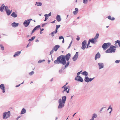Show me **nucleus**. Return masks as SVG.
<instances>
[{"instance_id": "19", "label": "nucleus", "mask_w": 120, "mask_h": 120, "mask_svg": "<svg viewBox=\"0 0 120 120\" xmlns=\"http://www.w3.org/2000/svg\"><path fill=\"white\" fill-rule=\"evenodd\" d=\"M11 16L14 18L16 17L17 16V15L14 12H13L11 15Z\"/></svg>"}, {"instance_id": "60", "label": "nucleus", "mask_w": 120, "mask_h": 120, "mask_svg": "<svg viewBox=\"0 0 120 120\" xmlns=\"http://www.w3.org/2000/svg\"><path fill=\"white\" fill-rule=\"evenodd\" d=\"M47 24V23H44V24H43L42 25V26H41L42 27H43L45 24Z\"/></svg>"}, {"instance_id": "64", "label": "nucleus", "mask_w": 120, "mask_h": 120, "mask_svg": "<svg viewBox=\"0 0 120 120\" xmlns=\"http://www.w3.org/2000/svg\"><path fill=\"white\" fill-rule=\"evenodd\" d=\"M115 19L114 17H112V18H111V20H115Z\"/></svg>"}, {"instance_id": "45", "label": "nucleus", "mask_w": 120, "mask_h": 120, "mask_svg": "<svg viewBox=\"0 0 120 120\" xmlns=\"http://www.w3.org/2000/svg\"><path fill=\"white\" fill-rule=\"evenodd\" d=\"M31 44L30 43V42L26 46V48H27L28 47H29L31 46Z\"/></svg>"}, {"instance_id": "42", "label": "nucleus", "mask_w": 120, "mask_h": 120, "mask_svg": "<svg viewBox=\"0 0 120 120\" xmlns=\"http://www.w3.org/2000/svg\"><path fill=\"white\" fill-rule=\"evenodd\" d=\"M0 46L2 50H4V47L2 45H0Z\"/></svg>"}, {"instance_id": "38", "label": "nucleus", "mask_w": 120, "mask_h": 120, "mask_svg": "<svg viewBox=\"0 0 120 120\" xmlns=\"http://www.w3.org/2000/svg\"><path fill=\"white\" fill-rule=\"evenodd\" d=\"M88 1V0H83V3L84 4H87V3Z\"/></svg>"}, {"instance_id": "58", "label": "nucleus", "mask_w": 120, "mask_h": 120, "mask_svg": "<svg viewBox=\"0 0 120 120\" xmlns=\"http://www.w3.org/2000/svg\"><path fill=\"white\" fill-rule=\"evenodd\" d=\"M108 17L109 19L111 20L112 18L110 16H108Z\"/></svg>"}, {"instance_id": "5", "label": "nucleus", "mask_w": 120, "mask_h": 120, "mask_svg": "<svg viewBox=\"0 0 120 120\" xmlns=\"http://www.w3.org/2000/svg\"><path fill=\"white\" fill-rule=\"evenodd\" d=\"M86 40L84 41L82 44V46L81 48L83 50H84L86 46Z\"/></svg>"}, {"instance_id": "24", "label": "nucleus", "mask_w": 120, "mask_h": 120, "mask_svg": "<svg viewBox=\"0 0 120 120\" xmlns=\"http://www.w3.org/2000/svg\"><path fill=\"white\" fill-rule=\"evenodd\" d=\"M89 78L88 76H85V78L84 81L87 82H89Z\"/></svg>"}, {"instance_id": "57", "label": "nucleus", "mask_w": 120, "mask_h": 120, "mask_svg": "<svg viewBox=\"0 0 120 120\" xmlns=\"http://www.w3.org/2000/svg\"><path fill=\"white\" fill-rule=\"evenodd\" d=\"M58 29L56 28V29H55V34H56L57 33V31H58L57 30H58Z\"/></svg>"}, {"instance_id": "28", "label": "nucleus", "mask_w": 120, "mask_h": 120, "mask_svg": "<svg viewBox=\"0 0 120 120\" xmlns=\"http://www.w3.org/2000/svg\"><path fill=\"white\" fill-rule=\"evenodd\" d=\"M7 15L9 16L11 14L10 12V10H8L6 11Z\"/></svg>"}, {"instance_id": "35", "label": "nucleus", "mask_w": 120, "mask_h": 120, "mask_svg": "<svg viewBox=\"0 0 120 120\" xmlns=\"http://www.w3.org/2000/svg\"><path fill=\"white\" fill-rule=\"evenodd\" d=\"M40 25H38V26H36L34 28L36 29V30L37 29H38V28H40Z\"/></svg>"}, {"instance_id": "32", "label": "nucleus", "mask_w": 120, "mask_h": 120, "mask_svg": "<svg viewBox=\"0 0 120 120\" xmlns=\"http://www.w3.org/2000/svg\"><path fill=\"white\" fill-rule=\"evenodd\" d=\"M55 33V31H54L51 32V33H50L49 35H52L51 36L52 37L54 36Z\"/></svg>"}, {"instance_id": "16", "label": "nucleus", "mask_w": 120, "mask_h": 120, "mask_svg": "<svg viewBox=\"0 0 120 120\" xmlns=\"http://www.w3.org/2000/svg\"><path fill=\"white\" fill-rule=\"evenodd\" d=\"M98 65L99 66V69H101L104 67V65L103 63H98Z\"/></svg>"}, {"instance_id": "44", "label": "nucleus", "mask_w": 120, "mask_h": 120, "mask_svg": "<svg viewBox=\"0 0 120 120\" xmlns=\"http://www.w3.org/2000/svg\"><path fill=\"white\" fill-rule=\"evenodd\" d=\"M47 16H50L51 15V12H50L48 14H45Z\"/></svg>"}, {"instance_id": "49", "label": "nucleus", "mask_w": 120, "mask_h": 120, "mask_svg": "<svg viewBox=\"0 0 120 120\" xmlns=\"http://www.w3.org/2000/svg\"><path fill=\"white\" fill-rule=\"evenodd\" d=\"M94 78V77L93 78H89V82H91L92 80Z\"/></svg>"}, {"instance_id": "43", "label": "nucleus", "mask_w": 120, "mask_h": 120, "mask_svg": "<svg viewBox=\"0 0 120 120\" xmlns=\"http://www.w3.org/2000/svg\"><path fill=\"white\" fill-rule=\"evenodd\" d=\"M64 39V37L62 36H60L59 37V39L60 40L61 39Z\"/></svg>"}, {"instance_id": "21", "label": "nucleus", "mask_w": 120, "mask_h": 120, "mask_svg": "<svg viewBox=\"0 0 120 120\" xmlns=\"http://www.w3.org/2000/svg\"><path fill=\"white\" fill-rule=\"evenodd\" d=\"M21 52L19 51H18L15 52V54L13 55L14 57H15L16 56H18L19 54H20L21 53Z\"/></svg>"}, {"instance_id": "31", "label": "nucleus", "mask_w": 120, "mask_h": 120, "mask_svg": "<svg viewBox=\"0 0 120 120\" xmlns=\"http://www.w3.org/2000/svg\"><path fill=\"white\" fill-rule=\"evenodd\" d=\"M59 98L58 96V94L56 95L54 97V99L55 100H57L59 99Z\"/></svg>"}, {"instance_id": "6", "label": "nucleus", "mask_w": 120, "mask_h": 120, "mask_svg": "<svg viewBox=\"0 0 120 120\" xmlns=\"http://www.w3.org/2000/svg\"><path fill=\"white\" fill-rule=\"evenodd\" d=\"M79 56V52H76L75 54L72 57V59L74 61H75L77 59Z\"/></svg>"}, {"instance_id": "63", "label": "nucleus", "mask_w": 120, "mask_h": 120, "mask_svg": "<svg viewBox=\"0 0 120 120\" xmlns=\"http://www.w3.org/2000/svg\"><path fill=\"white\" fill-rule=\"evenodd\" d=\"M72 41H71V42L70 43V44L69 45V46L70 47V46H71V44H72Z\"/></svg>"}, {"instance_id": "51", "label": "nucleus", "mask_w": 120, "mask_h": 120, "mask_svg": "<svg viewBox=\"0 0 120 120\" xmlns=\"http://www.w3.org/2000/svg\"><path fill=\"white\" fill-rule=\"evenodd\" d=\"M120 62V60H116L115 61V63H118Z\"/></svg>"}, {"instance_id": "33", "label": "nucleus", "mask_w": 120, "mask_h": 120, "mask_svg": "<svg viewBox=\"0 0 120 120\" xmlns=\"http://www.w3.org/2000/svg\"><path fill=\"white\" fill-rule=\"evenodd\" d=\"M108 48L111 45V44L110 42H108L107 43H105Z\"/></svg>"}, {"instance_id": "15", "label": "nucleus", "mask_w": 120, "mask_h": 120, "mask_svg": "<svg viewBox=\"0 0 120 120\" xmlns=\"http://www.w3.org/2000/svg\"><path fill=\"white\" fill-rule=\"evenodd\" d=\"M56 19L57 21L58 22L60 21L61 20V19L60 16L57 15L56 17Z\"/></svg>"}, {"instance_id": "2", "label": "nucleus", "mask_w": 120, "mask_h": 120, "mask_svg": "<svg viewBox=\"0 0 120 120\" xmlns=\"http://www.w3.org/2000/svg\"><path fill=\"white\" fill-rule=\"evenodd\" d=\"M115 46L111 45L109 48L105 51V52L106 53H111L112 52H115L116 51Z\"/></svg>"}, {"instance_id": "53", "label": "nucleus", "mask_w": 120, "mask_h": 120, "mask_svg": "<svg viewBox=\"0 0 120 120\" xmlns=\"http://www.w3.org/2000/svg\"><path fill=\"white\" fill-rule=\"evenodd\" d=\"M90 44V43L88 41V43L87 44V45L86 47V49H87L88 48V47L89 46V45Z\"/></svg>"}, {"instance_id": "41", "label": "nucleus", "mask_w": 120, "mask_h": 120, "mask_svg": "<svg viewBox=\"0 0 120 120\" xmlns=\"http://www.w3.org/2000/svg\"><path fill=\"white\" fill-rule=\"evenodd\" d=\"M36 30L34 28L33 30L32 31L31 34H32L33 33L36 31Z\"/></svg>"}, {"instance_id": "62", "label": "nucleus", "mask_w": 120, "mask_h": 120, "mask_svg": "<svg viewBox=\"0 0 120 120\" xmlns=\"http://www.w3.org/2000/svg\"><path fill=\"white\" fill-rule=\"evenodd\" d=\"M21 84H19L18 85H16L15 86V87H19V86Z\"/></svg>"}, {"instance_id": "4", "label": "nucleus", "mask_w": 120, "mask_h": 120, "mask_svg": "<svg viewBox=\"0 0 120 120\" xmlns=\"http://www.w3.org/2000/svg\"><path fill=\"white\" fill-rule=\"evenodd\" d=\"M60 100L58 101L59 105L58 108V109H61L64 106V104L65 103L61 102Z\"/></svg>"}, {"instance_id": "18", "label": "nucleus", "mask_w": 120, "mask_h": 120, "mask_svg": "<svg viewBox=\"0 0 120 120\" xmlns=\"http://www.w3.org/2000/svg\"><path fill=\"white\" fill-rule=\"evenodd\" d=\"M78 9L77 8H76L75 9V11L73 12V13L74 15H76L78 13Z\"/></svg>"}, {"instance_id": "54", "label": "nucleus", "mask_w": 120, "mask_h": 120, "mask_svg": "<svg viewBox=\"0 0 120 120\" xmlns=\"http://www.w3.org/2000/svg\"><path fill=\"white\" fill-rule=\"evenodd\" d=\"M109 109H111V110H112V108L111 106V105H110V106H109V107L108 109L107 110H109Z\"/></svg>"}, {"instance_id": "25", "label": "nucleus", "mask_w": 120, "mask_h": 120, "mask_svg": "<svg viewBox=\"0 0 120 120\" xmlns=\"http://www.w3.org/2000/svg\"><path fill=\"white\" fill-rule=\"evenodd\" d=\"M26 110L24 108H23L20 113L21 114H23L25 113L26 112Z\"/></svg>"}, {"instance_id": "40", "label": "nucleus", "mask_w": 120, "mask_h": 120, "mask_svg": "<svg viewBox=\"0 0 120 120\" xmlns=\"http://www.w3.org/2000/svg\"><path fill=\"white\" fill-rule=\"evenodd\" d=\"M99 36V34L98 33H97L96 34L94 37L97 39V38H98Z\"/></svg>"}, {"instance_id": "55", "label": "nucleus", "mask_w": 120, "mask_h": 120, "mask_svg": "<svg viewBox=\"0 0 120 120\" xmlns=\"http://www.w3.org/2000/svg\"><path fill=\"white\" fill-rule=\"evenodd\" d=\"M63 69V67H62V69H61L59 70V72L60 73H61L62 72V69Z\"/></svg>"}, {"instance_id": "3", "label": "nucleus", "mask_w": 120, "mask_h": 120, "mask_svg": "<svg viewBox=\"0 0 120 120\" xmlns=\"http://www.w3.org/2000/svg\"><path fill=\"white\" fill-rule=\"evenodd\" d=\"M10 116V111L4 112L3 114V119H6L9 117Z\"/></svg>"}, {"instance_id": "50", "label": "nucleus", "mask_w": 120, "mask_h": 120, "mask_svg": "<svg viewBox=\"0 0 120 120\" xmlns=\"http://www.w3.org/2000/svg\"><path fill=\"white\" fill-rule=\"evenodd\" d=\"M4 8H5V10L6 11L8 10V7L7 6H5V7H4Z\"/></svg>"}, {"instance_id": "9", "label": "nucleus", "mask_w": 120, "mask_h": 120, "mask_svg": "<svg viewBox=\"0 0 120 120\" xmlns=\"http://www.w3.org/2000/svg\"><path fill=\"white\" fill-rule=\"evenodd\" d=\"M30 23V21H29L28 20H26L24 22L23 24L25 27L27 26Z\"/></svg>"}, {"instance_id": "30", "label": "nucleus", "mask_w": 120, "mask_h": 120, "mask_svg": "<svg viewBox=\"0 0 120 120\" xmlns=\"http://www.w3.org/2000/svg\"><path fill=\"white\" fill-rule=\"evenodd\" d=\"M36 3L37 4V6H41L42 4V3L41 2H36Z\"/></svg>"}, {"instance_id": "12", "label": "nucleus", "mask_w": 120, "mask_h": 120, "mask_svg": "<svg viewBox=\"0 0 120 120\" xmlns=\"http://www.w3.org/2000/svg\"><path fill=\"white\" fill-rule=\"evenodd\" d=\"M101 55L99 52H98L95 55V59L96 60L97 58H99L100 57Z\"/></svg>"}, {"instance_id": "39", "label": "nucleus", "mask_w": 120, "mask_h": 120, "mask_svg": "<svg viewBox=\"0 0 120 120\" xmlns=\"http://www.w3.org/2000/svg\"><path fill=\"white\" fill-rule=\"evenodd\" d=\"M34 72L33 71H32L31 72H30L29 73V74L30 75H33L34 73Z\"/></svg>"}, {"instance_id": "20", "label": "nucleus", "mask_w": 120, "mask_h": 120, "mask_svg": "<svg viewBox=\"0 0 120 120\" xmlns=\"http://www.w3.org/2000/svg\"><path fill=\"white\" fill-rule=\"evenodd\" d=\"M88 41L90 43H91L92 44H95L96 42L92 39H90Z\"/></svg>"}, {"instance_id": "13", "label": "nucleus", "mask_w": 120, "mask_h": 120, "mask_svg": "<svg viewBox=\"0 0 120 120\" xmlns=\"http://www.w3.org/2000/svg\"><path fill=\"white\" fill-rule=\"evenodd\" d=\"M60 47V46L59 45H56L54 46V50L55 52H56Z\"/></svg>"}, {"instance_id": "36", "label": "nucleus", "mask_w": 120, "mask_h": 120, "mask_svg": "<svg viewBox=\"0 0 120 120\" xmlns=\"http://www.w3.org/2000/svg\"><path fill=\"white\" fill-rule=\"evenodd\" d=\"M44 16H45V18L44 20V21H46L47 19H48V17L45 14L44 15Z\"/></svg>"}, {"instance_id": "59", "label": "nucleus", "mask_w": 120, "mask_h": 120, "mask_svg": "<svg viewBox=\"0 0 120 120\" xmlns=\"http://www.w3.org/2000/svg\"><path fill=\"white\" fill-rule=\"evenodd\" d=\"M105 107H102V108L100 110V112H101V111H102L103 109L104 108H105Z\"/></svg>"}, {"instance_id": "37", "label": "nucleus", "mask_w": 120, "mask_h": 120, "mask_svg": "<svg viewBox=\"0 0 120 120\" xmlns=\"http://www.w3.org/2000/svg\"><path fill=\"white\" fill-rule=\"evenodd\" d=\"M97 115L95 113H94L93 114L92 117L94 118H96L97 117Z\"/></svg>"}, {"instance_id": "22", "label": "nucleus", "mask_w": 120, "mask_h": 120, "mask_svg": "<svg viewBox=\"0 0 120 120\" xmlns=\"http://www.w3.org/2000/svg\"><path fill=\"white\" fill-rule=\"evenodd\" d=\"M82 74L84 75L85 76H87L88 75V72L86 71H84L82 72Z\"/></svg>"}, {"instance_id": "7", "label": "nucleus", "mask_w": 120, "mask_h": 120, "mask_svg": "<svg viewBox=\"0 0 120 120\" xmlns=\"http://www.w3.org/2000/svg\"><path fill=\"white\" fill-rule=\"evenodd\" d=\"M66 96H65L62 97V99H60L59 100V101H60H60H61V102L65 103L66 101Z\"/></svg>"}, {"instance_id": "52", "label": "nucleus", "mask_w": 120, "mask_h": 120, "mask_svg": "<svg viewBox=\"0 0 120 120\" xmlns=\"http://www.w3.org/2000/svg\"><path fill=\"white\" fill-rule=\"evenodd\" d=\"M53 49H52L50 52V55H51V54L53 52Z\"/></svg>"}, {"instance_id": "11", "label": "nucleus", "mask_w": 120, "mask_h": 120, "mask_svg": "<svg viewBox=\"0 0 120 120\" xmlns=\"http://www.w3.org/2000/svg\"><path fill=\"white\" fill-rule=\"evenodd\" d=\"M19 25L18 23H16L14 22L13 23L11 24V26L14 27H16L18 26Z\"/></svg>"}, {"instance_id": "48", "label": "nucleus", "mask_w": 120, "mask_h": 120, "mask_svg": "<svg viewBox=\"0 0 120 120\" xmlns=\"http://www.w3.org/2000/svg\"><path fill=\"white\" fill-rule=\"evenodd\" d=\"M80 74V72H78L77 73L76 77H75L78 78V77H79V75Z\"/></svg>"}, {"instance_id": "56", "label": "nucleus", "mask_w": 120, "mask_h": 120, "mask_svg": "<svg viewBox=\"0 0 120 120\" xmlns=\"http://www.w3.org/2000/svg\"><path fill=\"white\" fill-rule=\"evenodd\" d=\"M77 37H78L76 38V40L77 41H78L80 40V38L78 36H77Z\"/></svg>"}, {"instance_id": "26", "label": "nucleus", "mask_w": 120, "mask_h": 120, "mask_svg": "<svg viewBox=\"0 0 120 120\" xmlns=\"http://www.w3.org/2000/svg\"><path fill=\"white\" fill-rule=\"evenodd\" d=\"M35 38V36H33L32 37L31 39H29L28 41H32Z\"/></svg>"}, {"instance_id": "23", "label": "nucleus", "mask_w": 120, "mask_h": 120, "mask_svg": "<svg viewBox=\"0 0 120 120\" xmlns=\"http://www.w3.org/2000/svg\"><path fill=\"white\" fill-rule=\"evenodd\" d=\"M4 4L2 5L0 7V11L1 12H2L3 10L4 9V7H5V6L3 5Z\"/></svg>"}, {"instance_id": "8", "label": "nucleus", "mask_w": 120, "mask_h": 120, "mask_svg": "<svg viewBox=\"0 0 120 120\" xmlns=\"http://www.w3.org/2000/svg\"><path fill=\"white\" fill-rule=\"evenodd\" d=\"M78 77V78L75 77V80H77L81 82H83V79L81 76H79V77Z\"/></svg>"}, {"instance_id": "29", "label": "nucleus", "mask_w": 120, "mask_h": 120, "mask_svg": "<svg viewBox=\"0 0 120 120\" xmlns=\"http://www.w3.org/2000/svg\"><path fill=\"white\" fill-rule=\"evenodd\" d=\"M117 43H118L119 47H120V41L118 40L116 41L115 42V43L116 44Z\"/></svg>"}, {"instance_id": "14", "label": "nucleus", "mask_w": 120, "mask_h": 120, "mask_svg": "<svg viewBox=\"0 0 120 120\" xmlns=\"http://www.w3.org/2000/svg\"><path fill=\"white\" fill-rule=\"evenodd\" d=\"M102 47L103 49L104 50H105L108 48V47L105 44V43H104L102 46Z\"/></svg>"}, {"instance_id": "17", "label": "nucleus", "mask_w": 120, "mask_h": 120, "mask_svg": "<svg viewBox=\"0 0 120 120\" xmlns=\"http://www.w3.org/2000/svg\"><path fill=\"white\" fill-rule=\"evenodd\" d=\"M68 88L67 87H66V88H64V90L62 91V93H64L65 91H66L67 93H68L69 92V89H68Z\"/></svg>"}, {"instance_id": "27", "label": "nucleus", "mask_w": 120, "mask_h": 120, "mask_svg": "<svg viewBox=\"0 0 120 120\" xmlns=\"http://www.w3.org/2000/svg\"><path fill=\"white\" fill-rule=\"evenodd\" d=\"M68 62L65 65L64 68V69H65L70 64V62L69 61H67Z\"/></svg>"}, {"instance_id": "1", "label": "nucleus", "mask_w": 120, "mask_h": 120, "mask_svg": "<svg viewBox=\"0 0 120 120\" xmlns=\"http://www.w3.org/2000/svg\"><path fill=\"white\" fill-rule=\"evenodd\" d=\"M71 55L68 53L65 56L64 55H61L58 57L56 60L54 61V63L55 64H62L63 65L66 64V61H68L70 58Z\"/></svg>"}, {"instance_id": "10", "label": "nucleus", "mask_w": 120, "mask_h": 120, "mask_svg": "<svg viewBox=\"0 0 120 120\" xmlns=\"http://www.w3.org/2000/svg\"><path fill=\"white\" fill-rule=\"evenodd\" d=\"M0 88L2 90L3 93H4L5 92V87L3 84H2L0 85Z\"/></svg>"}, {"instance_id": "46", "label": "nucleus", "mask_w": 120, "mask_h": 120, "mask_svg": "<svg viewBox=\"0 0 120 120\" xmlns=\"http://www.w3.org/2000/svg\"><path fill=\"white\" fill-rule=\"evenodd\" d=\"M60 25H57L56 26V28L58 29V28H60Z\"/></svg>"}, {"instance_id": "34", "label": "nucleus", "mask_w": 120, "mask_h": 120, "mask_svg": "<svg viewBox=\"0 0 120 120\" xmlns=\"http://www.w3.org/2000/svg\"><path fill=\"white\" fill-rule=\"evenodd\" d=\"M45 60H39L38 61V63H41V62H42L43 61H45Z\"/></svg>"}, {"instance_id": "61", "label": "nucleus", "mask_w": 120, "mask_h": 120, "mask_svg": "<svg viewBox=\"0 0 120 120\" xmlns=\"http://www.w3.org/2000/svg\"><path fill=\"white\" fill-rule=\"evenodd\" d=\"M66 85H64L62 87V88H64H64H66Z\"/></svg>"}, {"instance_id": "47", "label": "nucleus", "mask_w": 120, "mask_h": 120, "mask_svg": "<svg viewBox=\"0 0 120 120\" xmlns=\"http://www.w3.org/2000/svg\"><path fill=\"white\" fill-rule=\"evenodd\" d=\"M96 42L97 41V39L96 38H95V37L94 38H92Z\"/></svg>"}]
</instances>
